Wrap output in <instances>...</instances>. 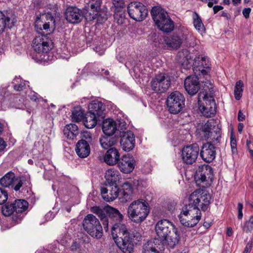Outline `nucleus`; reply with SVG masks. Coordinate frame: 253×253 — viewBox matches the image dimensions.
I'll use <instances>...</instances> for the list:
<instances>
[{
  "instance_id": "obj_1",
  "label": "nucleus",
  "mask_w": 253,
  "mask_h": 253,
  "mask_svg": "<svg viewBox=\"0 0 253 253\" xmlns=\"http://www.w3.org/2000/svg\"><path fill=\"white\" fill-rule=\"evenodd\" d=\"M108 222L112 225V235L118 247L124 253L133 252V243L139 241L141 236L139 232H128L125 224H122L124 216L116 209L110 207L107 209Z\"/></svg>"
},
{
  "instance_id": "obj_2",
  "label": "nucleus",
  "mask_w": 253,
  "mask_h": 253,
  "mask_svg": "<svg viewBox=\"0 0 253 253\" xmlns=\"http://www.w3.org/2000/svg\"><path fill=\"white\" fill-rule=\"evenodd\" d=\"M128 218L135 223H140L147 217L150 212L148 203L143 199L134 200L127 208Z\"/></svg>"
},
{
  "instance_id": "obj_3",
  "label": "nucleus",
  "mask_w": 253,
  "mask_h": 253,
  "mask_svg": "<svg viewBox=\"0 0 253 253\" xmlns=\"http://www.w3.org/2000/svg\"><path fill=\"white\" fill-rule=\"evenodd\" d=\"M198 96L199 109L202 114L206 117H211L216 113V104L213 97V90L209 88V93L207 88H204Z\"/></svg>"
},
{
  "instance_id": "obj_4",
  "label": "nucleus",
  "mask_w": 253,
  "mask_h": 253,
  "mask_svg": "<svg viewBox=\"0 0 253 253\" xmlns=\"http://www.w3.org/2000/svg\"><path fill=\"white\" fill-rule=\"evenodd\" d=\"M28 207V203L26 201L18 199L12 203L7 202L1 207V210L3 215H11L12 221L18 223L23 217V212L27 210Z\"/></svg>"
},
{
  "instance_id": "obj_5",
  "label": "nucleus",
  "mask_w": 253,
  "mask_h": 253,
  "mask_svg": "<svg viewBox=\"0 0 253 253\" xmlns=\"http://www.w3.org/2000/svg\"><path fill=\"white\" fill-rule=\"evenodd\" d=\"M151 13L159 30L166 33L170 32L173 30L174 22L164 9L154 7L152 8Z\"/></svg>"
},
{
  "instance_id": "obj_6",
  "label": "nucleus",
  "mask_w": 253,
  "mask_h": 253,
  "mask_svg": "<svg viewBox=\"0 0 253 253\" xmlns=\"http://www.w3.org/2000/svg\"><path fill=\"white\" fill-rule=\"evenodd\" d=\"M202 131L205 139L210 140L208 142L212 143L215 146L219 145L221 139V131L214 120H209L202 126Z\"/></svg>"
},
{
  "instance_id": "obj_7",
  "label": "nucleus",
  "mask_w": 253,
  "mask_h": 253,
  "mask_svg": "<svg viewBox=\"0 0 253 253\" xmlns=\"http://www.w3.org/2000/svg\"><path fill=\"white\" fill-rule=\"evenodd\" d=\"M181 223L184 226L193 227L196 225L201 218L200 209L192 208L186 205L182 209L179 216Z\"/></svg>"
},
{
  "instance_id": "obj_8",
  "label": "nucleus",
  "mask_w": 253,
  "mask_h": 253,
  "mask_svg": "<svg viewBox=\"0 0 253 253\" xmlns=\"http://www.w3.org/2000/svg\"><path fill=\"white\" fill-rule=\"evenodd\" d=\"M214 178L212 168L208 165L200 166L195 174V180L200 186L207 188L211 185Z\"/></svg>"
},
{
  "instance_id": "obj_9",
  "label": "nucleus",
  "mask_w": 253,
  "mask_h": 253,
  "mask_svg": "<svg viewBox=\"0 0 253 253\" xmlns=\"http://www.w3.org/2000/svg\"><path fill=\"white\" fill-rule=\"evenodd\" d=\"M211 200V195L200 190H196L191 193L189 197V204L192 208L199 209L200 207L203 211L207 210Z\"/></svg>"
},
{
  "instance_id": "obj_10",
  "label": "nucleus",
  "mask_w": 253,
  "mask_h": 253,
  "mask_svg": "<svg viewBox=\"0 0 253 253\" xmlns=\"http://www.w3.org/2000/svg\"><path fill=\"white\" fill-rule=\"evenodd\" d=\"M83 226L91 237L97 239L103 235V229L99 220L92 214H88L83 221Z\"/></svg>"
},
{
  "instance_id": "obj_11",
  "label": "nucleus",
  "mask_w": 253,
  "mask_h": 253,
  "mask_svg": "<svg viewBox=\"0 0 253 253\" xmlns=\"http://www.w3.org/2000/svg\"><path fill=\"white\" fill-rule=\"evenodd\" d=\"M185 98L178 91L172 92L167 99V105L169 112L176 114L180 112L184 107Z\"/></svg>"
},
{
  "instance_id": "obj_12",
  "label": "nucleus",
  "mask_w": 253,
  "mask_h": 253,
  "mask_svg": "<svg viewBox=\"0 0 253 253\" xmlns=\"http://www.w3.org/2000/svg\"><path fill=\"white\" fill-rule=\"evenodd\" d=\"M32 44L34 50L39 53H48L53 47L51 38L44 34L36 37L33 40Z\"/></svg>"
},
{
  "instance_id": "obj_13",
  "label": "nucleus",
  "mask_w": 253,
  "mask_h": 253,
  "mask_svg": "<svg viewBox=\"0 0 253 253\" xmlns=\"http://www.w3.org/2000/svg\"><path fill=\"white\" fill-rule=\"evenodd\" d=\"M127 10L130 17L137 21L143 20L148 13L146 7L142 3L137 1L130 2Z\"/></svg>"
},
{
  "instance_id": "obj_14",
  "label": "nucleus",
  "mask_w": 253,
  "mask_h": 253,
  "mask_svg": "<svg viewBox=\"0 0 253 253\" xmlns=\"http://www.w3.org/2000/svg\"><path fill=\"white\" fill-rule=\"evenodd\" d=\"M170 79L169 75L164 73L156 75L151 82L152 90L156 92H166L170 85Z\"/></svg>"
},
{
  "instance_id": "obj_15",
  "label": "nucleus",
  "mask_w": 253,
  "mask_h": 253,
  "mask_svg": "<svg viewBox=\"0 0 253 253\" xmlns=\"http://www.w3.org/2000/svg\"><path fill=\"white\" fill-rule=\"evenodd\" d=\"M199 151L200 148L197 143L184 146L181 151L182 161L187 165H192L196 162Z\"/></svg>"
},
{
  "instance_id": "obj_16",
  "label": "nucleus",
  "mask_w": 253,
  "mask_h": 253,
  "mask_svg": "<svg viewBox=\"0 0 253 253\" xmlns=\"http://www.w3.org/2000/svg\"><path fill=\"white\" fill-rule=\"evenodd\" d=\"M177 229L169 220L162 219L155 225V231L157 236L161 241L166 238L172 232H177Z\"/></svg>"
},
{
  "instance_id": "obj_17",
  "label": "nucleus",
  "mask_w": 253,
  "mask_h": 253,
  "mask_svg": "<svg viewBox=\"0 0 253 253\" xmlns=\"http://www.w3.org/2000/svg\"><path fill=\"white\" fill-rule=\"evenodd\" d=\"M191 36V35L188 32L181 34L173 33L166 37L165 41L168 47L172 49H177L180 47L183 41H187L188 37Z\"/></svg>"
},
{
  "instance_id": "obj_18",
  "label": "nucleus",
  "mask_w": 253,
  "mask_h": 253,
  "mask_svg": "<svg viewBox=\"0 0 253 253\" xmlns=\"http://www.w3.org/2000/svg\"><path fill=\"white\" fill-rule=\"evenodd\" d=\"M16 16L11 11L0 10V34H2L5 29L12 28L16 22Z\"/></svg>"
},
{
  "instance_id": "obj_19",
  "label": "nucleus",
  "mask_w": 253,
  "mask_h": 253,
  "mask_svg": "<svg viewBox=\"0 0 253 253\" xmlns=\"http://www.w3.org/2000/svg\"><path fill=\"white\" fill-rule=\"evenodd\" d=\"M216 146L211 142H206L203 144L201 147L200 155L204 162L210 163L215 159Z\"/></svg>"
},
{
  "instance_id": "obj_20",
  "label": "nucleus",
  "mask_w": 253,
  "mask_h": 253,
  "mask_svg": "<svg viewBox=\"0 0 253 253\" xmlns=\"http://www.w3.org/2000/svg\"><path fill=\"white\" fill-rule=\"evenodd\" d=\"M120 171L124 173H129L135 165V161L132 156L127 154L124 155L117 164Z\"/></svg>"
},
{
  "instance_id": "obj_21",
  "label": "nucleus",
  "mask_w": 253,
  "mask_h": 253,
  "mask_svg": "<svg viewBox=\"0 0 253 253\" xmlns=\"http://www.w3.org/2000/svg\"><path fill=\"white\" fill-rule=\"evenodd\" d=\"M164 250V243L159 238L149 240L143 247V253H162Z\"/></svg>"
},
{
  "instance_id": "obj_22",
  "label": "nucleus",
  "mask_w": 253,
  "mask_h": 253,
  "mask_svg": "<svg viewBox=\"0 0 253 253\" xmlns=\"http://www.w3.org/2000/svg\"><path fill=\"white\" fill-rule=\"evenodd\" d=\"M83 17L82 11L76 6L68 7L65 12V18L70 23H79L82 20Z\"/></svg>"
},
{
  "instance_id": "obj_23",
  "label": "nucleus",
  "mask_w": 253,
  "mask_h": 253,
  "mask_svg": "<svg viewBox=\"0 0 253 253\" xmlns=\"http://www.w3.org/2000/svg\"><path fill=\"white\" fill-rule=\"evenodd\" d=\"M120 144L123 149L129 152L134 147L135 141L133 133L129 130L123 131L120 134Z\"/></svg>"
},
{
  "instance_id": "obj_24",
  "label": "nucleus",
  "mask_w": 253,
  "mask_h": 253,
  "mask_svg": "<svg viewBox=\"0 0 253 253\" xmlns=\"http://www.w3.org/2000/svg\"><path fill=\"white\" fill-rule=\"evenodd\" d=\"M101 0H90L87 3L86 13V19L93 20L99 16L101 9Z\"/></svg>"
},
{
  "instance_id": "obj_25",
  "label": "nucleus",
  "mask_w": 253,
  "mask_h": 253,
  "mask_svg": "<svg viewBox=\"0 0 253 253\" xmlns=\"http://www.w3.org/2000/svg\"><path fill=\"white\" fill-rule=\"evenodd\" d=\"M184 88L190 95H195L200 89L199 78L196 76H189L184 81Z\"/></svg>"
},
{
  "instance_id": "obj_26",
  "label": "nucleus",
  "mask_w": 253,
  "mask_h": 253,
  "mask_svg": "<svg viewBox=\"0 0 253 253\" xmlns=\"http://www.w3.org/2000/svg\"><path fill=\"white\" fill-rule=\"evenodd\" d=\"M101 193L102 198L107 202L113 201L117 197H120V189L117 185L111 186L109 185L107 188L102 187Z\"/></svg>"
},
{
  "instance_id": "obj_27",
  "label": "nucleus",
  "mask_w": 253,
  "mask_h": 253,
  "mask_svg": "<svg viewBox=\"0 0 253 253\" xmlns=\"http://www.w3.org/2000/svg\"><path fill=\"white\" fill-rule=\"evenodd\" d=\"M120 159L119 151L115 147L109 148L104 156V161L109 166L117 164Z\"/></svg>"
},
{
  "instance_id": "obj_28",
  "label": "nucleus",
  "mask_w": 253,
  "mask_h": 253,
  "mask_svg": "<svg viewBox=\"0 0 253 253\" xmlns=\"http://www.w3.org/2000/svg\"><path fill=\"white\" fill-rule=\"evenodd\" d=\"M75 150L79 157L81 158L87 157L90 152L89 141L83 139L79 140L76 145Z\"/></svg>"
},
{
  "instance_id": "obj_29",
  "label": "nucleus",
  "mask_w": 253,
  "mask_h": 253,
  "mask_svg": "<svg viewBox=\"0 0 253 253\" xmlns=\"http://www.w3.org/2000/svg\"><path fill=\"white\" fill-rule=\"evenodd\" d=\"M133 191L131 184L128 182H125L120 189L119 199L122 203H126L132 199Z\"/></svg>"
},
{
  "instance_id": "obj_30",
  "label": "nucleus",
  "mask_w": 253,
  "mask_h": 253,
  "mask_svg": "<svg viewBox=\"0 0 253 253\" xmlns=\"http://www.w3.org/2000/svg\"><path fill=\"white\" fill-rule=\"evenodd\" d=\"M193 65L197 71H200L203 75H206L207 74L206 69L210 68L211 64L207 56H199L195 58Z\"/></svg>"
},
{
  "instance_id": "obj_31",
  "label": "nucleus",
  "mask_w": 253,
  "mask_h": 253,
  "mask_svg": "<svg viewBox=\"0 0 253 253\" xmlns=\"http://www.w3.org/2000/svg\"><path fill=\"white\" fill-rule=\"evenodd\" d=\"M106 182L111 186L117 185V182L120 179V174L119 171L114 168L106 170L105 174Z\"/></svg>"
},
{
  "instance_id": "obj_32",
  "label": "nucleus",
  "mask_w": 253,
  "mask_h": 253,
  "mask_svg": "<svg viewBox=\"0 0 253 253\" xmlns=\"http://www.w3.org/2000/svg\"><path fill=\"white\" fill-rule=\"evenodd\" d=\"M179 234L177 232H172L170 234L166 239L162 240V242L164 243V247L166 246L168 249H173L179 243Z\"/></svg>"
},
{
  "instance_id": "obj_33",
  "label": "nucleus",
  "mask_w": 253,
  "mask_h": 253,
  "mask_svg": "<svg viewBox=\"0 0 253 253\" xmlns=\"http://www.w3.org/2000/svg\"><path fill=\"white\" fill-rule=\"evenodd\" d=\"M89 112L97 116L98 118H102L104 114V106L103 104L98 101H93L88 105Z\"/></svg>"
},
{
  "instance_id": "obj_34",
  "label": "nucleus",
  "mask_w": 253,
  "mask_h": 253,
  "mask_svg": "<svg viewBox=\"0 0 253 253\" xmlns=\"http://www.w3.org/2000/svg\"><path fill=\"white\" fill-rule=\"evenodd\" d=\"M63 132L66 138L71 140L74 139L79 133L78 126L73 124L66 125Z\"/></svg>"
},
{
  "instance_id": "obj_35",
  "label": "nucleus",
  "mask_w": 253,
  "mask_h": 253,
  "mask_svg": "<svg viewBox=\"0 0 253 253\" xmlns=\"http://www.w3.org/2000/svg\"><path fill=\"white\" fill-rule=\"evenodd\" d=\"M117 129L116 123L112 119H107L103 121L102 130L105 135H113Z\"/></svg>"
},
{
  "instance_id": "obj_36",
  "label": "nucleus",
  "mask_w": 253,
  "mask_h": 253,
  "mask_svg": "<svg viewBox=\"0 0 253 253\" xmlns=\"http://www.w3.org/2000/svg\"><path fill=\"white\" fill-rule=\"evenodd\" d=\"M99 120H100V119L97 116L88 112L85 114L83 123L85 127L92 128L96 125L97 121Z\"/></svg>"
},
{
  "instance_id": "obj_37",
  "label": "nucleus",
  "mask_w": 253,
  "mask_h": 253,
  "mask_svg": "<svg viewBox=\"0 0 253 253\" xmlns=\"http://www.w3.org/2000/svg\"><path fill=\"white\" fill-rule=\"evenodd\" d=\"M99 141L101 147L107 149L117 143V138L113 135H105L100 138Z\"/></svg>"
},
{
  "instance_id": "obj_38",
  "label": "nucleus",
  "mask_w": 253,
  "mask_h": 253,
  "mask_svg": "<svg viewBox=\"0 0 253 253\" xmlns=\"http://www.w3.org/2000/svg\"><path fill=\"white\" fill-rule=\"evenodd\" d=\"M35 27L37 32L41 34V35H47V36H48L51 31L49 22H45L43 23L40 20H36Z\"/></svg>"
},
{
  "instance_id": "obj_39",
  "label": "nucleus",
  "mask_w": 253,
  "mask_h": 253,
  "mask_svg": "<svg viewBox=\"0 0 253 253\" xmlns=\"http://www.w3.org/2000/svg\"><path fill=\"white\" fill-rule=\"evenodd\" d=\"M190 58L189 52L187 49H182L178 52L176 59L182 66H184L188 65Z\"/></svg>"
},
{
  "instance_id": "obj_40",
  "label": "nucleus",
  "mask_w": 253,
  "mask_h": 253,
  "mask_svg": "<svg viewBox=\"0 0 253 253\" xmlns=\"http://www.w3.org/2000/svg\"><path fill=\"white\" fill-rule=\"evenodd\" d=\"M91 211L98 216L102 222L105 230L107 231L108 228V218L104 211L98 207H93Z\"/></svg>"
},
{
  "instance_id": "obj_41",
  "label": "nucleus",
  "mask_w": 253,
  "mask_h": 253,
  "mask_svg": "<svg viewBox=\"0 0 253 253\" xmlns=\"http://www.w3.org/2000/svg\"><path fill=\"white\" fill-rule=\"evenodd\" d=\"M15 174L12 172H8L0 179V184L3 187H12L14 183Z\"/></svg>"
},
{
  "instance_id": "obj_42",
  "label": "nucleus",
  "mask_w": 253,
  "mask_h": 253,
  "mask_svg": "<svg viewBox=\"0 0 253 253\" xmlns=\"http://www.w3.org/2000/svg\"><path fill=\"white\" fill-rule=\"evenodd\" d=\"M85 114L84 110L81 106L75 107L72 113V119L74 122H81L83 121Z\"/></svg>"
},
{
  "instance_id": "obj_43",
  "label": "nucleus",
  "mask_w": 253,
  "mask_h": 253,
  "mask_svg": "<svg viewBox=\"0 0 253 253\" xmlns=\"http://www.w3.org/2000/svg\"><path fill=\"white\" fill-rule=\"evenodd\" d=\"M193 22L195 29L201 33L205 32V28L202 19L196 12H194L192 15Z\"/></svg>"
},
{
  "instance_id": "obj_44",
  "label": "nucleus",
  "mask_w": 253,
  "mask_h": 253,
  "mask_svg": "<svg viewBox=\"0 0 253 253\" xmlns=\"http://www.w3.org/2000/svg\"><path fill=\"white\" fill-rule=\"evenodd\" d=\"M244 83L241 80L237 81L236 83L234 94L235 98L237 100H239L242 96L243 92Z\"/></svg>"
},
{
  "instance_id": "obj_45",
  "label": "nucleus",
  "mask_w": 253,
  "mask_h": 253,
  "mask_svg": "<svg viewBox=\"0 0 253 253\" xmlns=\"http://www.w3.org/2000/svg\"><path fill=\"white\" fill-rule=\"evenodd\" d=\"M13 88L15 90L20 91L25 87L26 84L20 78H15L13 82Z\"/></svg>"
},
{
  "instance_id": "obj_46",
  "label": "nucleus",
  "mask_w": 253,
  "mask_h": 253,
  "mask_svg": "<svg viewBox=\"0 0 253 253\" xmlns=\"http://www.w3.org/2000/svg\"><path fill=\"white\" fill-rule=\"evenodd\" d=\"M114 11L122 12L124 11L125 4L124 0H112Z\"/></svg>"
},
{
  "instance_id": "obj_47",
  "label": "nucleus",
  "mask_w": 253,
  "mask_h": 253,
  "mask_svg": "<svg viewBox=\"0 0 253 253\" xmlns=\"http://www.w3.org/2000/svg\"><path fill=\"white\" fill-rule=\"evenodd\" d=\"M25 180V177H15L14 178V183L12 185V187L13 188L15 191H18L22 187L23 182Z\"/></svg>"
},
{
  "instance_id": "obj_48",
  "label": "nucleus",
  "mask_w": 253,
  "mask_h": 253,
  "mask_svg": "<svg viewBox=\"0 0 253 253\" xmlns=\"http://www.w3.org/2000/svg\"><path fill=\"white\" fill-rule=\"evenodd\" d=\"M243 230L246 233L251 232L253 230V215L250 217L249 220L245 222Z\"/></svg>"
},
{
  "instance_id": "obj_49",
  "label": "nucleus",
  "mask_w": 253,
  "mask_h": 253,
  "mask_svg": "<svg viewBox=\"0 0 253 253\" xmlns=\"http://www.w3.org/2000/svg\"><path fill=\"white\" fill-rule=\"evenodd\" d=\"M114 18L117 21L118 24H122L125 20V14L123 11L122 12L114 11Z\"/></svg>"
},
{
  "instance_id": "obj_50",
  "label": "nucleus",
  "mask_w": 253,
  "mask_h": 253,
  "mask_svg": "<svg viewBox=\"0 0 253 253\" xmlns=\"http://www.w3.org/2000/svg\"><path fill=\"white\" fill-rule=\"evenodd\" d=\"M8 199V194L6 191L0 188V205L6 202Z\"/></svg>"
},
{
  "instance_id": "obj_51",
  "label": "nucleus",
  "mask_w": 253,
  "mask_h": 253,
  "mask_svg": "<svg viewBox=\"0 0 253 253\" xmlns=\"http://www.w3.org/2000/svg\"><path fill=\"white\" fill-rule=\"evenodd\" d=\"M230 145L231 147L232 152L233 153H237V142L235 138L233 135L231 136L230 138Z\"/></svg>"
},
{
  "instance_id": "obj_52",
  "label": "nucleus",
  "mask_w": 253,
  "mask_h": 253,
  "mask_svg": "<svg viewBox=\"0 0 253 253\" xmlns=\"http://www.w3.org/2000/svg\"><path fill=\"white\" fill-rule=\"evenodd\" d=\"M253 246V241H250L247 244L243 253H250Z\"/></svg>"
},
{
  "instance_id": "obj_53",
  "label": "nucleus",
  "mask_w": 253,
  "mask_h": 253,
  "mask_svg": "<svg viewBox=\"0 0 253 253\" xmlns=\"http://www.w3.org/2000/svg\"><path fill=\"white\" fill-rule=\"evenodd\" d=\"M189 249L185 246H180L177 251V253H189Z\"/></svg>"
},
{
  "instance_id": "obj_54",
  "label": "nucleus",
  "mask_w": 253,
  "mask_h": 253,
  "mask_svg": "<svg viewBox=\"0 0 253 253\" xmlns=\"http://www.w3.org/2000/svg\"><path fill=\"white\" fill-rule=\"evenodd\" d=\"M203 2H207L208 0H201ZM208 6L209 7H212L213 4H216L218 3V0H208Z\"/></svg>"
},
{
  "instance_id": "obj_55",
  "label": "nucleus",
  "mask_w": 253,
  "mask_h": 253,
  "mask_svg": "<svg viewBox=\"0 0 253 253\" xmlns=\"http://www.w3.org/2000/svg\"><path fill=\"white\" fill-rule=\"evenodd\" d=\"M251 11L250 8H245L243 10V14L246 18H249L250 13Z\"/></svg>"
},
{
  "instance_id": "obj_56",
  "label": "nucleus",
  "mask_w": 253,
  "mask_h": 253,
  "mask_svg": "<svg viewBox=\"0 0 253 253\" xmlns=\"http://www.w3.org/2000/svg\"><path fill=\"white\" fill-rule=\"evenodd\" d=\"M238 120L240 122H243L245 120V116L243 114L241 110L238 112Z\"/></svg>"
},
{
  "instance_id": "obj_57",
  "label": "nucleus",
  "mask_w": 253,
  "mask_h": 253,
  "mask_svg": "<svg viewBox=\"0 0 253 253\" xmlns=\"http://www.w3.org/2000/svg\"><path fill=\"white\" fill-rule=\"evenodd\" d=\"M223 9V7L221 5H215L213 7V10L214 14L217 13L219 11Z\"/></svg>"
},
{
  "instance_id": "obj_58",
  "label": "nucleus",
  "mask_w": 253,
  "mask_h": 253,
  "mask_svg": "<svg viewBox=\"0 0 253 253\" xmlns=\"http://www.w3.org/2000/svg\"><path fill=\"white\" fill-rule=\"evenodd\" d=\"M5 147V142L1 138H0V151H2Z\"/></svg>"
},
{
  "instance_id": "obj_59",
  "label": "nucleus",
  "mask_w": 253,
  "mask_h": 253,
  "mask_svg": "<svg viewBox=\"0 0 253 253\" xmlns=\"http://www.w3.org/2000/svg\"><path fill=\"white\" fill-rule=\"evenodd\" d=\"M38 94L37 93L34 92L32 95H31L30 98L31 100L34 101H36L38 99Z\"/></svg>"
},
{
  "instance_id": "obj_60",
  "label": "nucleus",
  "mask_w": 253,
  "mask_h": 253,
  "mask_svg": "<svg viewBox=\"0 0 253 253\" xmlns=\"http://www.w3.org/2000/svg\"><path fill=\"white\" fill-rule=\"evenodd\" d=\"M233 234V230H232V228L231 227H228L227 229V231H226V235L230 237V236H231Z\"/></svg>"
},
{
  "instance_id": "obj_61",
  "label": "nucleus",
  "mask_w": 253,
  "mask_h": 253,
  "mask_svg": "<svg viewBox=\"0 0 253 253\" xmlns=\"http://www.w3.org/2000/svg\"><path fill=\"white\" fill-rule=\"evenodd\" d=\"M221 16L222 17H226L227 19L230 18V15L228 13H227L224 11H223L222 12Z\"/></svg>"
},
{
  "instance_id": "obj_62",
  "label": "nucleus",
  "mask_w": 253,
  "mask_h": 253,
  "mask_svg": "<svg viewBox=\"0 0 253 253\" xmlns=\"http://www.w3.org/2000/svg\"><path fill=\"white\" fill-rule=\"evenodd\" d=\"M243 127H244L243 124L242 123H239V125H238V131L240 133L242 132V131L243 130Z\"/></svg>"
},
{
  "instance_id": "obj_63",
  "label": "nucleus",
  "mask_w": 253,
  "mask_h": 253,
  "mask_svg": "<svg viewBox=\"0 0 253 253\" xmlns=\"http://www.w3.org/2000/svg\"><path fill=\"white\" fill-rule=\"evenodd\" d=\"M243 208V204L240 203H238V211H242Z\"/></svg>"
},
{
  "instance_id": "obj_64",
  "label": "nucleus",
  "mask_w": 253,
  "mask_h": 253,
  "mask_svg": "<svg viewBox=\"0 0 253 253\" xmlns=\"http://www.w3.org/2000/svg\"><path fill=\"white\" fill-rule=\"evenodd\" d=\"M243 213H242V211H238V219H241L243 217Z\"/></svg>"
}]
</instances>
